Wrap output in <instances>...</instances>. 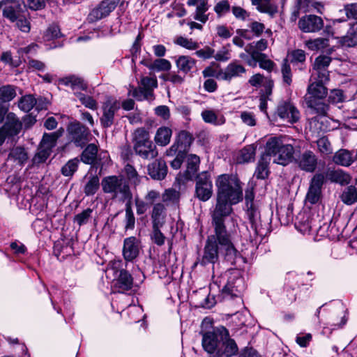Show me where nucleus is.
<instances>
[{"instance_id":"nucleus-1","label":"nucleus","mask_w":357,"mask_h":357,"mask_svg":"<svg viewBox=\"0 0 357 357\" xmlns=\"http://www.w3.org/2000/svg\"><path fill=\"white\" fill-rule=\"evenodd\" d=\"M222 252L224 253L225 259L231 264H235L239 256L228 233L214 231V234L208 237L200 264L203 266L215 264L218 260L219 253Z\"/></svg>"},{"instance_id":"nucleus-2","label":"nucleus","mask_w":357,"mask_h":357,"mask_svg":"<svg viewBox=\"0 0 357 357\" xmlns=\"http://www.w3.org/2000/svg\"><path fill=\"white\" fill-rule=\"evenodd\" d=\"M291 141L286 135L271 136L266 140L264 153L273 162L286 166L294 160L295 149Z\"/></svg>"},{"instance_id":"nucleus-3","label":"nucleus","mask_w":357,"mask_h":357,"mask_svg":"<svg viewBox=\"0 0 357 357\" xmlns=\"http://www.w3.org/2000/svg\"><path fill=\"white\" fill-rule=\"evenodd\" d=\"M328 81H321L319 77L313 79L311 77V83L307 87V93L305 96L307 107L311 109L312 113L320 116H325L328 109V106L323 102L328 93L325 86Z\"/></svg>"},{"instance_id":"nucleus-4","label":"nucleus","mask_w":357,"mask_h":357,"mask_svg":"<svg viewBox=\"0 0 357 357\" xmlns=\"http://www.w3.org/2000/svg\"><path fill=\"white\" fill-rule=\"evenodd\" d=\"M217 196L227 199L231 204L243 199V190L238 177L233 174H221L215 180Z\"/></svg>"},{"instance_id":"nucleus-5","label":"nucleus","mask_w":357,"mask_h":357,"mask_svg":"<svg viewBox=\"0 0 357 357\" xmlns=\"http://www.w3.org/2000/svg\"><path fill=\"white\" fill-rule=\"evenodd\" d=\"M225 276L227 277L226 284H223L220 289L222 280L214 281L211 284V291H215L219 289L220 296L222 298H233L238 297L245 289L244 279L241 277L240 272L237 270L228 271Z\"/></svg>"},{"instance_id":"nucleus-6","label":"nucleus","mask_w":357,"mask_h":357,"mask_svg":"<svg viewBox=\"0 0 357 357\" xmlns=\"http://www.w3.org/2000/svg\"><path fill=\"white\" fill-rule=\"evenodd\" d=\"M101 185L104 192L112 194L121 202H130L132 199L129 185L121 176H107L102 180Z\"/></svg>"},{"instance_id":"nucleus-7","label":"nucleus","mask_w":357,"mask_h":357,"mask_svg":"<svg viewBox=\"0 0 357 357\" xmlns=\"http://www.w3.org/2000/svg\"><path fill=\"white\" fill-rule=\"evenodd\" d=\"M134 149L142 158L151 160L158 155L156 146L150 140L149 134L144 128H138L134 132Z\"/></svg>"},{"instance_id":"nucleus-8","label":"nucleus","mask_w":357,"mask_h":357,"mask_svg":"<svg viewBox=\"0 0 357 357\" xmlns=\"http://www.w3.org/2000/svg\"><path fill=\"white\" fill-rule=\"evenodd\" d=\"M233 204L229 199L217 196L216 204L212 213L214 231L227 233L224 222L225 218L231 213Z\"/></svg>"},{"instance_id":"nucleus-9","label":"nucleus","mask_w":357,"mask_h":357,"mask_svg":"<svg viewBox=\"0 0 357 357\" xmlns=\"http://www.w3.org/2000/svg\"><path fill=\"white\" fill-rule=\"evenodd\" d=\"M195 195L202 202L208 201L213 195V184L208 172H202L197 176Z\"/></svg>"},{"instance_id":"nucleus-10","label":"nucleus","mask_w":357,"mask_h":357,"mask_svg":"<svg viewBox=\"0 0 357 357\" xmlns=\"http://www.w3.org/2000/svg\"><path fill=\"white\" fill-rule=\"evenodd\" d=\"M218 333L220 336V341L222 342V349H218V357H231L235 356L238 351V346L229 336L228 330L222 326L218 328Z\"/></svg>"},{"instance_id":"nucleus-11","label":"nucleus","mask_w":357,"mask_h":357,"mask_svg":"<svg viewBox=\"0 0 357 357\" xmlns=\"http://www.w3.org/2000/svg\"><path fill=\"white\" fill-rule=\"evenodd\" d=\"M68 139L77 146L82 147L88 141L89 130L79 121L69 123L67 128Z\"/></svg>"},{"instance_id":"nucleus-12","label":"nucleus","mask_w":357,"mask_h":357,"mask_svg":"<svg viewBox=\"0 0 357 357\" xmlns=\"http://www.w3.org/2000/svg\"><path fill=\"white\" fill-rule=\"evenodd\" d=\"M158 87V81L155 76L144 77L141 79L139 89H135L133 91V96L139 100L146 99L151 100L153 98V91Z\"/></svg>"},{"instance_id":"nucleus-13","label":"nucleus","mask_w":357,"mask_h":357,"mask_svg":"<svg viewBox=\"0 0 357 357\" xmlns=\"http://www.w3.org/2000/svg\"><path fill=\"white\" fill-rule=\"evenodd\" d=\"M120 0H103L88 16L89 22H95L107 17L117 6Z\"/></svg>"},{"instance_id":"nucleus-14","label":"nucleus","mask_w":357,"mask_h":357,"mask_svg":"<svg viewBox=\"0 0 357 357\" xmlns=\"http://www.w3.org/2000/svg\"><path fill=\"white\" fill-rule=\"evenodd\" d=\"M324 181L323 174H316L311 179L305 201L312 204L319 202L321 196V187Z\"/></svg>"},{"instance_id":"nucleus-15","label":"nucleus","mask_w":357,"mask_h":357,"mask_svg":"<svg viewBox=\"0 0 357 357\" xmlns=\"http://www.w3.org/2000/svg\"><path fill=\"white\" fill-rule=\"evenodd\" d=\"M278 116L283 121L294 123L298 121L300 113L296 107L291 102L282 101L277 108Z\"/></svg>"},{"instance_id":"nucleus-16","label":"nucleus","mask_w":357,"mask_h":357,"mask_svg":"<svg viewBox=\"0 0 357 357\" xmlns=\"http://www.w3.org/2000/svg\"><path fill=\"white\" fill-rule=\"evenodd\" d=\"M295 162L301 170L313 172L317 168L318 158L313 151L306 150L295 159Z\"/></svg>"},{"instance_id":"nucleus-17","label":"nucleus","mask_w":357,"mask_h":357,"mask_svg":"<svg viewBox=\"0 0 357 357\" xmlns=\"http://www.w3.org/2000/svg\"><path fill=\"white\" fill-rule=\"evenodd\" d=\"M299 29L305 33H313L320 31L324 26L323 20L317 15H309L302 17L298 21Z\"/></svg>"},{"instance_id":"nucleus-18","label":"nucleus","mask_w":357,"mask_h":357,"mask_svg":"<svg viewBox=\"0 0 357 357\" xmlns=\"http://www.w3.org/2000/svg\"><path fill=\"white\" fill-rule=\"evenodd\" d=\"M140 242L135 236L126 238L123 241L122 254L126 261H133L139 254Z\"/></svg>"},{"instance_id":"nucleus-19","label":"nucleus","mask_w":357,"mask_h":357,"mask_svg":"<svg viewBox=\"0 0 357 357\" xmlns=\"http://www.w3.org/2000/svg\"><path fill=\"white\" fill-rule=\"evenodd\" d=\"M245 68L237 61L230 63L225 69L220 70L215 75L219 80L231 81L233 78L240 77L245 73Z\"/></svg>"},{"instance_id":"nucleus-20","label":"nucleus","mask_w":357,"mask_h":357,"mask_svg":"<svg viewBox=\"0 0 357 357\" xmlns=\"http://www.w3.org/2000/svg\"><path fill=\"white\" fill-rule=\"evenodd\" d=\"M331 62V58L328 56H319L316 58L311 77L313 79L321 78V81L329 80V73L327 68Z\"/></svg>"},{"instance_id":"nucleus-21","label":"nucleus","mask_w":357,"mask_h":357,"mask_svg":"<svg viewBox=\"0 0 357 357\" xmlns=\"http://www.w3.org/2000/svg\"><path fill=\"white\" fill-rule=\"evenodd\" d=\"M192 136L187 131H181L176 138V142L167 151V155L173 156L177 152H185L186 149L190 146L192 142Z\"/></svg>"},{"instance_id":"nucleus-22","label":"nucleus","mask_w":357,"mask_h":357,"mask_svg":"<svg viewBox=\"0 0 357 357\" xmlns=\"http://www.w3.org/2000/svg\"><path fill=\"white\" fill-rule=\"evenodd\" d=\"M119 109V104L116 100L109 99L104 102L100 118V123L104 128H109L113 124L115 113Z\"/></svg>"},{"instance_id":"nucleus-23","label":"nucleus","mask_w":357,"mask_h":357,"mask_svg":"<svg viewBox=\"0 0 357 357\" xmlns=\"http://www.w3.org/2000/svg\"><path fill=\"white\" fill-rule=\"evenodd\" d=\"M186 162V170L183 174H179L178 176V179L182 183L192 180L195 177L199 169L200 158L195 154H189L187 156Z\"/></svg>"},{"instance_id":"nucleus-24","label":"nucleus","mask_w":357,"mask_h":357,"mask_svg":"<svg viewBox=\"0 0 357 357\" xmlns=\"http://www.w3.org/2000/svg\"><path fill=\"white\" fill-rule=\"evenodd\" d=\"M29 160L27 151L21 146L12 148L9 151L7 157V162L11 163L15 167H23Z\"/></svg>"},{"instance_id":"nucleus-25","label":"nucleus","mask_w":357,"mask_h":357,"mask_svg":"<svg viewBox=\"0 0 357 357\" xmlns=\"http://www.w3.org/2000/svg\"><path fill=\"white\" fill-rule=\"evenodd\" d=\"M1 128L6 130L9 137L17 135L22 129V123L17 116L13 113L6 115V121Z\"/></svg>"},{"instance_id":"nucleus-26","label":"nucleus","mask_w":357,"mask_h":357,"mask_svg":"<svg viewBox=\"0 0 357 357\" xmlns=\"http://www.w3.org/2000/svg\"><path fill=\"white\" fill-rule=\"evenodd\" d=\"M149 176L155 180H162L167 173V167L164 160H157L148 166Z\"/></svg>"},{"instance_id":"nucleus-27","label":"nucleus","mask_w":357,"mask_h":357,"mask_svg":"<svg viewBox=\"0 0 357 357\" xmlns=\"http://www.w3.org/2000/svg\"><path fill=\"white\" fill-rule=\"evenodd\" d=\"M151 218L152 227H162L166 219V208L163 204L157 203L153 206Z\"/></svg>"},{"instance_id":"nucleus-28","label":"nucleus","mask_w":357,"mask_h":357,"mask_svg":"<svg viewBox=\"0 0 357 357\" xmlns=\"http://www.w3.org/2000/svg\"><path fill=\"white\" fill-rule=\"evenodd\" d=\"M3 5H6L3 10V16L11 22L17 20L20 10V3L16 0H5L0 2V8Z\"/></svg>"},{"instance_id":"nucleus-29","label":"nucleus","mask_w":357,"mask_h":357,"mask_svg":"<svg viewBox=\"0 0 357 357\" xmlns=\"http://www.w3.org/2000/svg\"><path fill=\"white\" fill-rule=\"evenodd\" d=\"M175 63L178 71L186 75L195 68L197 61L190 56L181 55L176 59Z\"/></svg>"},{"instance_id":"nucleus-30","label":"nucleus","mask_w":357,"mask_h":357,"mask_svg":"<svg viewBox=\"0 0 357 357\" xmlns=\"http://www.w3.org/2000/svg\"><path fill=\"white\" fill-rule=\"evenodd\" d=\"M59 82L66 86H70L74 93L87 89V84L84 80L75 75H70L61 79Z\"/></svg>"},{"instance_id":"nucleus-31","label":"nucleus","mask_w":357,"mask_h":357,"mask_svg":"<svg viewBox=\"0 0 357 357\" xmlns=\"http://www.w3.org/2000/svg\"><path fill=\"white\" fill-rule=\"evenodd\" d=\"M133 279L132 275L126 270H121L115 280V287L119 291L123 292L132 287Z\"/></svg>"},{"instance_id":"nucleus-32","label":"nucleus","mask_w":357,"mask_h":357,"mask_svg":"<svg viewBox=\"0 0 357 357\" xmlns=\"http://www.w3.org/2000/svg\"><path fill=\"white\" fill-rule=\"evenodd\" d=\"M356 159L353 153L347 149H340L337 151L333 158V161L339 165L344 167L350 166Z\"/></svg>"},{"instance_id":"nucleus-33","label":"nucleus","mask_w":357,"mask_h":357,"mask_svg":"<svg viewBox=\"0 0 357 357\" xmlns=\"http://www.w3.org/2000/svg\"><path fill=\"white\" fill-rule=\"evenodd\" d=\"M218 339L220 336L218 329L215 333H206L202 338V346L204 350L209 354H213L217 349Z\"/></svg>"},{"instance_id":"nucleus-34","label":"nucleus","mask_w":357,"mask_h":357,"mask_svg":"<svg viewBox=\"0 0 357 357\" xmlns=\"http://www.w3.org/2000/svg\"><path fill=\"white\" fill-rule=\"evenodd\" d=\"M326 176L331 181L339 183L341 185L349 184L351 179V176L342 169L328 171Z\"/></svg>"},{"instance_id":"nucleus-35","label":"nucleus","mask_w":357,"mask_h":357,"mask_svg":"<svg viewBox=\"0 0 357 357\" xmlns=\"http://www.w3.org/2000/svg\"><path fill=\"white\" fill-rule=\"evenodd\" d=\"M268 42L266 40L261 38L258 41L249 43L245 47V50L248 52L252 58L259 56V55L264 54L262 52L267 49Z\"/></svg>"},{"instance_id":"nucleus-36","label":"nucleus","mask_w":357,"mask_h":357,"mask_svg":"<svg viewBox=\"0 0 357 357\" xmlns=\"http://www.w3.org/2000/svg\"><path fill=\"white\" fill-rule=\"evenodd\" d=\"M63 132V130L59 129L52 133H45L40 142V146L52 151V148L56 146L57 139Z\"/></svg>"},{"instance_id":"nucleus-37","label":"nucleus","mask_w":357,"mask_h":357,"mask_svg":"<svg viewBox=\"0 0 357 357\" xmlns=\"http://www.w3.org/2000/svg\"><path fill=\"white\" fill-rule=\"evenodd\" d=\"M273 0H251L252 5L255 6L260 13H268L273 16L277 13V6L271 3Z\"/></svg>"},{"instance_id":"nucleus-38","label":"nucleus","mask_w":357,"mask_h":357,"mask_svg":"<svg viewBox=\"0 0 357 357\" xmlns=\"http://www.w3.org/2000/svg\"><path fill=\"white\" fill-rule=\"evenodd\" d=\"M172 135L171 128L162 126L157 130L154 140L158 145L165 146L169 143Z\"/></svg>"},{"instance_id":"nucleus-39","label":"nucleus","mask_w":357,"mask_h":357,"mask_svg":"<svg viewBox=\"0 0 357 357\" xmlns=\"http://www.w3.org/2000/svg\"><path fill=\"white\" fill-rule=\"evenodd\" d=\"M270 158L264 153L259 159L257 167L255 170V176L257 178L264 179L266 178L269 173L268 164L270 162Z\"/></svg>"},{"instance_id":"nucleus-40","label":"nucleus","mask_w":357,"mask_h":357,"mask_svg":"<svg viewBox=\"0 0 357 357\" xmlns=\"http://www.w3.org/2000/svg\"><path fill=\"white\" fill-rule=\"evenodd\" d=\"M297 219L298 221L296 223V227L298 231L303 234H307L312 230V221L310 220L307 214H299Z\"/></svg>"},{"instance_id":"nucleus-41","label":"nucleus","mask_w":357,"mask_h":357,"mask_svg":"<svg viewBox=\"0 0 357 357\" xmlns=\"http://www.w3.org/2000/svg\"><path fill=\"white\" fill-rule=\"evenodd\" d=\"M97 146L93 144H89L82 152L81 160L86 164H93L96 158Z\"/></svg>"},{"instance_id":"nucleus-42","label":"nucleus","mask_w":357,"mask_h":357,"mask_svg":"<svg viewBox=\"0 0 357 357\" xmlns=\"http://www.w3.org/2000/svg\"><path fill=\"white\" fill-rule=\"evenodd\" d=\"M341 199L347 205L357 202V188L353 185L346 188L341 195Z\"/></svg>"},{"instance_id":"nucleus-43","label":"nucleus","mask_w":357,"mask_h":357,"mask_svg":"<svg viewBox=\"0 0 357 357\" xmlns=\"http://www.w3.org/2000/svg\"><path fill=\"white\" fill-rule=\"evenodd\" d=\"M16 96L15 88L12 85H4L0 87V102H10Z\"/></svg>"},{"instance_id":"nucleus-44","label":"nucleus","mask_w":357,"mask_h":357,"mask_svg":"<svg viewBox=\"0 0 357 357\" xmlns=\"http://www.w3.org/2000/svg\"><path fill=\"white\" fill-rule=\"evenodd\" d=\"M208 2L206 0H199L196 8L195 15L194 18L202 23L208 20V15L205 13L208 10Z\"/></svg>"},{"instance_id":"nucleus-45","label":"nucleus","mask_w":357,"mask_h":357,"mask_svg":"<svg viewBox=\"0 0 357 357\" xmlns=\"http://www.w3.org/2000/svg\"><path fill=\"white\" fill-rule=\"evenodd\" d=\"M100 188V181L97 176H91L86 183L84 189L86 196L93 195Z\"/></svg>"},{"instance_id":"nucleus-46","label":"nucleus","mask_w":357,"mask_h":357,"mask_svg":"<svg viewBox=\"0 0 357 357\" xmlns=\"http://www.w3.org/2000/svg\"><path fill=\"white\" fill-rule=\"evenodd\" d=\"M174 44L184 47L189 50H195L199 47V43L192 38H187L183 36H178L174 40Z\"/></svg>"},{"instance_id":"nucleus-47","label":"nucleus","mask_w":357,"mask_h":357,"mask_svg":"<svg viewBox=\"0 0 357 357\" xmlns=\"http://www.w3.org/2000/svg\"><path fill=\"white\" fill-rule=\"evenodd\" d=\"M75 95L86 107L92 110L97 109L98 103L91 96H86L82 92H75Z\"/></svg>"},{"instance_id":"nucleus-48","label":"nucleus","mask_w":357,"mask_h":357,"mask_svg":"<svg viewBox=\"0 0 357 357\" xmlns=\"http://www.w3.org/2000/svg\"><path fill=\"white\" fill-rule=\"evenodd\" d=\"M147 67L150 70L156 71L169 70L172 68V64L167 59H158L155 60L150 65L147 66Z\"/></svg>"},{"instance_id":"nucleus-49","label":"nucleus","mask_w":357,"mask_h":357,"mask_svg":"<svg viewBox=\"0 0 357 357\" xmlns=\"http://www.w3.org/2000/svg\"><path fill=\"white\" fill-rule=\"evenodd\" d=\"M36 103V100L32 95H26L20 98L18 106L20 109L27 112L34 107Z\"/></svg>"},{"instance_id":"nucleus-50","label":"nucleus","mask_w":357,"mask_h":357,"mask_svg":"<svg viewBox=\"0 0 357 357\" xmlns=\"http://www.w3.org/2000/svg\"><path fill=\"white\" fill-rule=\"evenodd\" d=\"M61 36L59 26L56 24H51L45 31L43 38L45 42L51 41Z\"/></svg>"},{"instance_id":"nucleus-51","label":"nucleus","mask_w":357,"mask_h":357,"mask_svg":"<svg viewBox=\"0 0 357 357\" xmlns=\"http://www.w3.org/2000/svg\"><path fill=\"white\" fill-rule=\"evenodd\" d=\"M135 224V218L131 207V201H130L126 204L125 229L126 230L133 229Z\"/></svg>"},{"instance_id":"nucleus-52","label":"nucleus","mask_w":357,"mask_h":357,"mask_svg":"<svg viewBox=\"0 0 357 357\" xmlns=\"http://www.w3.org/2000/svg\"><path fill=\"white\" fill-rule=\"evenodd\" d=\"M124 172L128 181L133 185H138L141 181V177L133 166L127 164L124 167Z\"/></svg>"},{"instance_id":"nucleus-53","label":"nucleus","mask_w":357,"mask_h":357,"mask_svg":"<svg viewBox=\"0 0 357 357\" xmlns=\"http://www.w3.org/2000/svg\"><path fill=\"white\" fill-rule=\"evenodd\" d=\"M247 215L250 221L252 227L256 231V224L260 218L257 207L255 205L247 206Z\"/></svg>"},{"instance_id":"nucleus-54","label":"nucleus","mask_w":357,"mask_h":357,"mask_svg":"<svg viewBox=\"0 0 357 357\" xmlns=\"http://www.w3.org/2000/svg\"><path fill=\"white\" fill-rule=\"evenodd\" d=\"M255 155V148L252 146L245 147L241 151L238 158L239 162H248L252 160Z\"/></svg>"},{"instance_id":"nucleus-55","label":"nucleus","mask_w":357,"mask_h":357,"mask_svg":"<svg viewBox=\"0 0 357 357\" xmlns=\"http://www.w3.org/2000/svg\"><path fill=\"white\" fill-rule=\"evenodd\" d=\"M307 47L313 51L322 50L328 45V40L326 38H318L306 42Z\"/></svg>"},{"instance_id":"nucleus-56","label":"nucleus","mask_w":357,"mask_h":357,"mask_svg":"<svg viewBox=\"0 0 357 357\" xmlns=\"http://www.w3.org/2000/svg\"><path fill=\"white\" fill-rule=\"evenodd\" d=\"M319 151L323 155H329L332 153L333 149L328 139L325 137H321L317 141Z\"/></svg>"},{"instance_id":"nucleus-57","label":"nucleus","mask_w":357,"mask_h":357,"mask_svg":"<svg viewBox=\"0 0 357 357\" xmlns=\"http://www.w3.org/2000/svg\"><path fill=\"white\" fill-rule=\"evenodd\" d=\"M259 63V67L267 71H271L275 66V63L271 59L267 58L266 54L259 55V56L252 58Z\"/></svg>"},{"instance_id":"nucleus-58","label":"nucleus","mask_w":357,"mask_h":357,"mask_svg":"<svg viewBox=\"0 0 357 357\" xmlns=\"http://www.w3.org/2000/svg\"><path fill=\"white\" fill-rule=\"evenodd\" d=\"M52 151L41 147L38 151V152L35 154L32 159V162L33 165H38L45 162V160L48 158Z\"/></svg>"},{"instance_id":"nucleus-59","label":"nucleus","mask_w":357,"mask_h":357,"mask_svg":"<svg viewBox=\"0 0 357 357\" xmlns=\"http://www.w3.org/2000/svg\"><path fill=\"white\" fill-rule=\"evenodd\" d=\"M165 81H168L176 85H181L185 82V77L178 73L170 72L160 77Z\"/></svg>"},{"instance_id":"nucleus-60","label":"nucleus","mask_w":357,"mask_h":357,"mask_svg":"<svg viewBox=\"0 0 357 357\" xmlns=\"http://www.w3.org/2000/svg\"><path fill=\"white\" fill-rule=\"evenodd\" d=\"M342 45L352 47L357 45V34L354 31L348 32L347 34L340 39Z\"/></svg>"},{"instance_id":"nucleus-61","label":"nucleus","mask_w":357,"mask_h":357,"mask_svg":"<svg viewBox=\"0 0 357 357\" xmlns=\"http://www.w3.org/2000/svg\"><path fill=\"white\" fill-rule=\"evenodd\" d=\"M202 116L204 121L206 123H213L215 125L224 123L222 118L218 119V116L213 111L205 110L202 112Z\"/></svg>"},{"instance_id":"nucleus-62","label":"nucleus","mask_w":357,"mask_h":357,"mask_svg":"<svg viewBox=\"0 0 357 357\" xmlns=\"http://www.w3.org/2000/svg\"><path fill=\"white\" fill-rule=\"evenodd\" d=\"M161 227H152L153 230L151 235V240L159 246L164 245L165 242V236L160 231Z\"/></svg>"},{"instance_id":"nucleus-63","label":"nucleus","mask_w":357,"mask_h":357,"mask_svg":"<svg viewBox=\"0 0 357 357\" xmlns=\"http://www.w3.org/2000/svg\"><path fill=\"white\" fill-rule=\"evenodd\" d=\"M79 160L73 159L69 160L61 169L62 174L66 176H72L77 170Z\"/></svg>"},{"instance_id":"nucleus-64","label":"nucleus","mask_w":357,"mask_h":357,"mask_svg":"<svg viewBox=\"0 0 357 357\" xmlns=\"http://www.w3.org/2000/svg\"><path fill=\"white\" fill-rule=\"evenodd\" d=\"M231 12L236 19L241 21H246L250 16L249 12L241 6H232Z\"/></svg>"}]
</instances>
